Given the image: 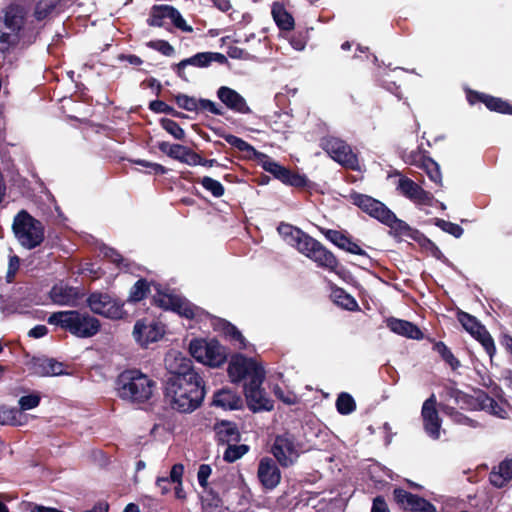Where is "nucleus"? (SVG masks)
<instances>
[{
  "label": "nucleus",
  "mask_w": 512,
  "mask_h": 512,
  "mask_svg": "<svg viewBox=\"0 0 512 512\" xmlns=\"http://www.w3.org/2000/svg\"><path fill=\"white\" fill-rule=\"evenodd\" d=\"M257 477L264 489L273 490L281 481V472L272 458L263 457L258 464Z\"/></svg>",
  "instance_id": "6ab92c4d"
},
{
  "label": "nucleus",
  "mask_w": 512,
  "mask_h": 512,
  "mask_svg": "<svg viewBox=\"0 0 512 512\" xmlns=\"http://www.w3.org/2000/svg\"><path fill=\"white\" fill-rule=\"evenodd\" d=\"M475 395L476 396L474 397L460 390V395L455 401V404L462 409H480V403L478 400V390L475 391Z\"/></svg>",
  "instance_id": "5fc2aeb1"
},
{
  "label": "nucleus",
  "mask_w": 512,
  "mask_h": 512,
  "mask_svg": "<svg viewBox=\"0 0 512 512\" xmlns=\"http://www.w3.org/2000/svg\"><path fill=\"white\" fill-rule=\"evenodd\" d=\"M215 133L228 144L240 152H243L245 159L257 161L264 171L272 174L275 179L279 180L284 185L297 189H310L313 187L312 181H310L305 174H300L279 164L267 154L256 150L250 143L242 138L225 133L222 129L215 130Z\"/></svg>",
  "instance_id": "f257e3e1"
},
{
  "label": "nucleus",
  "mask_w": 512,
  "mask_h": 512,
  "mask_svg": "<svg viewBox=\"0 0 512 512\" xmlns=\"http://www.w3.org/2000/svg\"><path fill=\"white\" fill-rule=\"evenodd\" d=\"M5 28L20 35L24 28L25 19L18 6L11 5L6 8L3 16Z\"/></svg>",
  "instance_id": "2f4dec72"
},
{
  "label": "nucleus",
  "mask_w": 512,
  "mask_h": 512,
  "mask_svg": "<svg viewBox=\"0 0 512 512\" xmlns=\"http://www.w3.org/2000/svg\"><path fill=\"white\" fill-rule=\"evenodd\" d=\"M185 147L181 144H170L169 142L162 141L158 143V149L165 153L167 156L174 160L181 161L182 155L184 154Z\"/></svg>",
  "instance_id": "8fccbe9b"
},
{
  "label": "nucleus",
  "mask_w": 512,
  "mask_h": 512,
  "mask_svg": "<svg viewBox=\"0 0 512 512\" xmlns=\"http://www.w3.org/2000/svg\"><path fill=\"white\" fill-rule=\"evenodd\" d=\"M512 479V466L510 465V459L503 460L498 470H492L489 475L490 483L496 488L504 487Z\"/></svg>",
  "instance_id": "72a5a7b5"
},
{
  "label": "nucleus",
  "mask_w": 512,
  "mask_h": 512,
  "mask_svg": "<svg viewBox=\"0 0 512 512\" xmlns=\"http://www.w3.org/2000/svg\"><path fill=\"white\" fill-rule=\"evenodd\" d=\"M330 297L337 306L347 311H358L360 307L356 299L349 294L345 289L332 286Z\"/></svg>",
  "instance_id": "7c9ffc66"
},
{
  "label": "nucleus",
  "mask_w": 512,
  "mask_h": 512,
  "mask_svg": "<svg viewBox=\"0 0 512 512\" xmlns=\"http://www.w3.org/2000/svg\"><path fill=\"white\" fill-rule=\"evenodd\" d=\"M393 499L403 510L410 512H436V506L429 500L412 494L403 488L393 490Z\"/></svg>",
  "instance_id": "dca6fc26"
},
{
  "label": "nucleus",
  "mask_w": 512,
  "mask_h": 512,
  "mask_svg": "<svg viewBox=\"0 0 512 512\" xmlns=\"http://www.w3.org/2000/svg\"><path fill=\"white\" fill-rule=\"evenodd\" d=\"M49 294L52 302L61 306H73L82 297L77 287L63 284L54 285Z\"/></svg>",
  "instance_id": "412c9836"
},
{
  "label": "nucleus",
  "mask_w": 512,
  "mask_h": 512,
  "mask_svg": "<svg viewBox=\"0 0 512 512\" xmlns=\"http://www.w3.org/2000/svg\"><path fill=\"white\" fill-rule=\"evenodd\" d=\"M228 376L232 383H239L243 380L255 379L265 374L264 368L253 358H248L243 354H234L227 368Z\"/></svg>",
  "instance_id": "1a4fd4ad"
},
{
  "label": "nucleus",
  "mask_w": 512,
  "mask_h": 512,
  "mask_svg": "<svg viewBox=\"0 0 512 512\" xmlns=\"http://www.w3.org/2000/svg\"><path fill=\"white\" fill-rule=\"evenodd\" d=\"M421 188L420 185L408 177H401L397 185L400 193L411 201L415 199Z\"/></svg>",
  "instance_id": "ea45409f"
},
{
  "label": "nucleus",
  "mask_w": 512,
  "mask_h": 512,
  "mask_svg": "<svg viewBox=\"0 0 512 512\" xmlns=\"http://www.w3.org/2000/svg\"><path fill=\"white\" fill-rule=\"evenodd\" d=\"M20 42V35L14 32L0 31V53L6 56Z\"/></svg>",
  "instance_id": "37998d69"
},
{
  "label": "nucleus",
  "mask_w": 512,
  "mask_h": 512,
  "mask_svg": "<svg viewBox=\"0 0 512 512\" xmlns=\"http://www.w3.org/2000/svg\"><path fill=\"white\" fill-rule=\"evenodd\" d=\"M433 351L437 352L440 358L453 370L461 366V362L452 353L451 349L443 341H433Z\"/></svg>",
  "instance_id": "e433bc0d"
},
{
  "label": "nucleus",
  "mask_w": 512,
  "mask_h": 512,
  "mask_svg": "<svg viewBox=\"0 0 512 512\" xmlns=\"http://www.w3.org/2000/svg\"><path fill=\"white\" fill-rule=\"evenodd\" d=\"M466 97L467 101L471 105L483 103L486 108L492 112L512 115V104L500 97H495L475 90H468Z\"/></svg>",
  "instance_id": "a211bd4d"
},
{
  "label": "nucleus",
  "mask_w": 512,
  "mask_h": 512,
  "mask_svg": "<svg viewBox=\"0 0 512 512\" xmlns=\"http://www.w3.org/2000/svg\"><path fill=\"white\" fill-rule=\"evenodd\" d=\"M350 200L355 206L382 224L390 216L391 210L383 202L369 195L354 191L350 194Z\"/></svg>",
  "instance_id": "2eb2a0df"
},
{
  "label": "nucleus",
  "mask_w": 512,
  "mask_h": 512,
  "mask_svg": "<svg viewBox=\"0 0 512 512\" xmlns=\"http://www.w3.org/2000/svg\"><path fill=\"white\" fill-rule=\"evenodd\" d=\"M48 324L61 328L77 338H91L101 329L99 319L80 310H63L50 314Z\"/></svg>",
  "instance_id": "20e7f679"
},
{
  "label": "nucleus",
  "mask_w": 512,
  "mask_h": 512,
  "mask_svg": "<svg viewBox=\"0 0 512 512\" xmlns=\"http://www.w3.org/2000/svg\"><path fill=\"white\" fill-rule=\"evenodd\" d=\"M471 336H473L482 345V347L488 354L491 364H492L493 357L496 354V346H495L494 339L492 338L489 331L483 325L481 328L478 329V331H475L474 334H471Z\"/></svg>",
  "instance_id": "4c0bfd02"
},
{
  "label": "nucleus",
  "mask_w": 512,
  "mask_h": 512,
  "mask_svg": "<svg viewBox=\"0 0 512 512\" xmlns=\"http://www.w3.org/2000/svg\"><path fill=\"white\" fill-rule=\"evenodd\" d=\"M271 14L280 31L291 32L294 30V18L292 14L287 11L283 3L274 2L272 5Z\"/></svg>",
  "instance_id": "c85d7f7f"
},
{
  "label": "nucleus",
  "mask_w": 512,
  "mask_h": 512,
  "mask_svg": "<svg viewBox=\"0 0 512 512\" xmlns=\"http://www.w3.org/2000/svg\"><path fill=\"white\" fill-rule=\"evenodd\" d=\"M12 228L21 245L29 250L38 247L44 241V225L26 210H21L15 216Z\"/></svg>",
  "instance_id": "423d86ee"
},
{
  "label": "nucleus",
  "mask_w": 512,
  "mask_h": 512,
  "mask_svg": "<svg viewBox=\"0 0 512 512\" xmlns=\"http://www.w3.org/2000/svg\"><path fill=\"white\" fill-rule=\"evenodd\" d=\"M435 201V198L433 194L429 191L424 190L421 188L415 199L413 200L414 203L419 205H426V206H433Z\"/></svg>",
  "instance_id": "774afa93"
},
{
  "label": "nucleus",
  "mask_w": 512,
  "mask_h": 512,
  "mask_svg": "<svg viewBox=\"0 0 512 512\" xmlns=\"http://www.w3.org/2000/svg\"><path fill=\"white\" fill-rule=\"evenodd\" d=\"M264 379L265 374H262L244 384V394L247 406L253 412L261 410L269 411L273 408V404L268 398H266L265 391L262 388Z\"/></svg>",
  "instance_id": "4468645a"
},
{
  "label": "nucleus",
  "mask_w": 512,
  "mask_h": 512,
  "mask_svg": "<svg viewBox=\"0 0 512 512\" xmlns=\"http://www.w3.org/2000/svg\"><path fill=\"white\" fill-rule=\"evenodd\" d=\"M415 234L416 236H414V241L417 242L421 247L429 250L436 257L437 254L441 253L437 245L432 240H430L424 233L418 231V233Z\"/></svg>",
  "instance_id": "e2e57ef3"
},
{
  "label": "nucleus",
  "mask_w": 512,
  "mask_h": 512,
  "mask_svg": "<svg viewBox=\"0 0 512 512\" xmlns=\"http://www.w3.org/2000/svg\"><path fill=\"white\" fill-rule=\"evenodd\" d=\"M214 431L217 440L222 444L238 443L241 440V434L236 423L222 420L214 425Z\"/></svg>",
  "instance_id": "393cba45"
},
{
  "label": "nucleus",
  "mask_w": 512,
  "mask_h": 512,
  "mask_svg": "<svg viewBox=\"0 0 512 512\" xmlns=\"http://www.w3.org/2000/svg\"><path fill=\"white\" fill-rule=\"evenodd\" d=\"M147 46L164 56L170 57L175 53L174 47L166 40H152L147 43Z\"/></svg>",
  "instance_id": "680f3d73"
},
{
  "label": "nucleus",
  "mask_w": 512,
  "mask_h": 512,
  "mask_svg": "<svg viewBox=\"0 0 512 512\" xmlns=\"http://www.w3.org/2000/svg\"><path fill=\"white\" fill-rule=\"evenodd\" d=\"M217 97L228 109L234 112L241 114L251 113V109L247 105L245 98L228 86L219 87Z\"/></svg>",
  "instance_id": "aec40b11"
},
{
  "label": "nucleus",
  "mask_w": 512,
  "mask_h": 512,
  "mask_svg": "<svg viewBox=\"0 0 512 512\" xmlns=\"http://www.w3.org/2000/svg\"><path fill=\"white\" fill-rule=\"evenodd\" d=\"M174 101L177 106L189 112H197L198 99L186 94L179 93L174 96Z\"/></svg>",
  "instance_id": "4d7b16f0"
},
{
  "label": "nucleus",
  "mask_w": 512,
  "mask_h": 512,
  "mask_svg": "<svg viewBox=\"0 0 512 512\" xmlns=\"http://www.w3.org/2000/svg\"><path fill=\"white\" fill-rule=\"evenodd\" d=\"M220 329L223 332V334L229 337L231 340L239 343H244L245 338L243 337L242 333L238 330V328L232 323L226 320H222V322L220 323Z\"/></svg>",
  "instance_id": "13d9d810"
},
{
  "label": "nucleus",
  "mask_w": 512,
  "mask_h": 512,
  "mask_svg": "<svg viewBox=\"0 0 512 512\" xmlns=\"http://www.w3.org/2000/svg\"><path fill=\"white\" fill-rule=\"evenodd\" d=\"M184 473V466L181 463H176L170 470L168 477H158L156 480V486L160 489L161 495H166L171 490V485L175 481L181 480Z\"/></svg>",
  "instance_id": "f704fd0d"
},
{
  "label": "nucleus",
  "mask_w": 512,
  "mask_h": 512,
  "mask_svg": "<svg viewBox=\"0 0 512 512\" xmlns=\"http://www.w3.org/2000/svg\"><path fill=\"white\" fill-rule=\"evenodd\" d=\"M40 401V396L33 393L20 397L19 406L21 410H30L36 408L40 404Z\"/></svg>",
  "instance_id": "0e129e2a"
},
{
  "label": "nucleus",
  "mask_w": 512,
  "mask_h": 512,
  "mask_svg": "<svg viewBox=\"0 0 512 512\" xmlns=\"http://www.w3.org/2000/svg\"><path fill=\"white\" fill-rule=\"evenodd\" d=\"M208 342L205 339H193L189 344L191 356L201 363H204Z\"/></svg>",
  "instance_id": "864d4df0"
},
{
  "label": "nucleus",
  "mask_w": 512,
  "mask_h": 512,
  "mask_svg": "<svg viewBox=\"0 0 512 512\" xmlns=\"http://www.w3.org/2000/svg\"><path fill=\"white\" fill-rule=\"evenodd\" d=\"M164 19H169L171 23L183 32L191 33L192 26L188 25L181 13L171 5H154L151 8L150 16L147 19V24L151 27L164 26Z\"/></svg>",
  "instance_id": "f8f14e48"
},
{
  "label": "nucleus",
  "mask_w": 512,
  "mask_h": 512,
  "mask_svg": "<svg viewBox=\"0 0 512 512\" xmlns=\"http://www.w3.org/2000/svg\"><path fill=\"white\" fill-rule=\"evenodd\" d=\"M336 409L341 415H349L356 410V402L349 393L341 392L336 399Z\"/></svg>",
  "instance_id": "a19ab883"
},
{
  "label": "nucleus",
  "mask_w": 512,
  "mask_h": 512,
  "mask_svg": "<svg viewBox=\"0 0 512 512\" xmlns=\"http://www.w3.org/2000/svg\"><path fill=\"white\" fill-rule=\"evenodd\" d=\"M322 234L325 236L327 240L332 242L339 249L345 248V244L349 241L351 236L346 233L334 230V229H321Z\"/></svg>",
  "instance_id": "de8ad7c7"
},
{
  "label": "nucleus",
  "mask_w": 512,
  "mask_h": 512,
  "mask_svg": "<svg viewBox=\"0 0 512 512\" xmlns=\"http://www.w3.org/2000/svg\"><path fill=\"white\" fill-rule=\"evenodd\" d=\"M64 366L62 362L54 358H33L34 372L42 377L68 374L64 371Z\"/></svg>",
  "instance_id": "b1692460"
},
{
  "label": "nucleus",
  "mask_w": 512,
  "mask_h": 512,
  "mask_svg": "<svg viewBox=\"0 0 512 512\" xmlns=\"http://www.w3.org/2000/svg\"><path fill=\"white\" fill-rule=\"evenodd\" d=\"M212 404L224 410H238L243 407V399L237 392L222 388L214 393Z\"/></svg>",
  "instance_id": "4be33fe9"
},
{
  "label": "nucleus",
  "mask_w": 512,
  "mask_h": 512,
  "mask_svg": "<svg viewBox=\"0 0 512 512\" xmlns=\"http://www.w3.org/2000/svg\"><path fill=\"white\" fill-rule=\"evenodd\" d=\"M204 363L210 367H220L227 360L226 348L218 340L211 339L208 342Z\"/></svg>",
  "instance_id": "cd10ccee"
},
{
  "label": "nucleus",
  "mask_w": 512,
  "mask_h": 512,
  "mask_svg": "<svg viewBox=\"0 0 512 512\" xmlns=\"http://www.w3.org/2000/svg\"><path fill=\"white\" fill-rule=\"evenodd\" d=\"M227 448L223 454V460L227 463H234L241 457H243L248 451L250 447L246 444H227Z\"/></svg>",
  "instance_id": "a18cd8bd"
},
{
  "label": "nucleus",
  "mask_w": 512,
  "mask_h": 512,
  "mask_svg": "<svg viewBox=\"0 0 512 512\" xmlns=\"http://www.w3.org/2000/svg\"><path fill=\"white\" fill-rule=\"evenodd\" d=\"M202 376L199 371L193 365V362L189 358L182 357L179 359V363L174 371L170 372V376L167 380H194L200 379Z\"/></svg>",
  "instance_id": "a878e982"
},
{
  "label": "nucleus",
  "mask_w": 512,
  "mask_h": 512,
  "mask_svg": "<svg viewBox=\"0 0 512 512\" xmlns=\"http://www.w3.org/2000/svg\"><path fill=\"white\" fill-rule=\"evenodd\" d=\"M322 149L337 163L347 169L358 170L359 161L351 146L337 137H326L321 141Z\"/></svg>",
  "instance_id": "9d476101"
},
{
  "label": "nucleus",
  "mask_w": 512,
  "mask_h": 512,
  "mask_svg": "<svg viewBox=\"0 0 512 512\" xmlns=\"http://www.w3.org/2000/svg\"><path fill=\"white\" fill-rule=\"evenodd\" d=\"M210 112L211 114L222 116L224 111L221 106L212 100L200 98L197 101V112Z\"/></svg>",
  "instance_id": "bf43d9fd"
},
{
  "label": "nucleus",
  "mask_w": 512,
  "mask_h": 512,
  "mask_svg": "<svg viewBox=\"0 0 512 512\" xmlns=\"http://www.w3.org/2000/svg\"><path fill=\"white\" fill-rule=\"evenodd\" d=\"M17 413L18 411L15 409H8L5 406H0V424L15 425Z\"/></svg>",
  "instance_id": "69168bd1"
},
{
  "label": "nucleus",
  "mask_w": 512,
  "mask_h": 512,
  "mask_svg": "<svg viewBox=\"0 0 512 512\" xmlns=\"http://www.w3.org/2000/svg\"><path fill=\"white\" fill-rule=\"evenodd\" d=\"M421 169L427 174L429 179L436 185H442V175L439 164L431 157H427L422 163Z\"/></svg>",
  "instance_id": "79ce46f5"
},
{
  "label": "nucleus",
  "mask_w": 512,
  "mask_h": 512,
  "mask_svg": "<svg viewBox=\"0 0 512 512\" xmlns=\"http://www.w3.org/2000/svg\"><path fill=\"white\" fill-rule=\"evenodd\" d=\"M297 234L298 236L294 239L292 246L295 247L299 253L315 262L318 267L333 272L336 271L339 266V261L333 252L303 230L297 232Z\"/></svg>",
  "instance_id": "39448f33"
},
{
  "label": "nucleus",
  "mask_w": 512,
  "mask_h": 512,
  "mask_svg": "<svg viewBox=\"0 0 512 512\" xmlns=\"http://www.w3.org/2000/svg\"><path fill=\"white\" fill-rule=\"evenodd\" d=\"M154 281H148L146 278L138 279L129 291L127 301L131 303H138L144 300L151 292V287L154 288Z\"/></svg>",
  "instance_id": "c9c22d12"
},
{
  "label": "nucleus",
  "mask_w": 512,
  "mask_h": 512,
  "mask_svg": "<svg viewBox=\"0 0 512 512\" xmlns=\"http://www.w3.org/2000/svg\"><path fill=\"white\" fill-rule=\"evenodd\" d=\"M165 334V325L155 319H139L133 328V336L136 342L147 347L150 343L159 341Z\"/></svg>",
  "instance_id": "ddd939ff"
},
{
  "label": "nucleus",
  "mask_w": 512,
  "mask_h": 512,
  "mask_svg": "<svg viewBox=\"0 0 512 512\" xmlns=\"http://www.w3.org/2000/svg\"><path fill=\"white\" fill-rule=\"evenodd\" d=\"M160 126L176 140H183L185 138L184 129L174 120L169 118H161Z\"/></svg>",
  "instance_id": "3c124183"
},
{
  "label": "nucleus",
  "mask_w": 512,
  "mask_h": 512,
  "mask_svg": "<svg viewBox=\"0 0 512 512\" xmlns=\"http://www.w3.org/2000/svg\"><path fill=\"white\" fill-rule=\"evenodd\" d=\"M457 320L470 335L483 326L475 316L462 310L457 311Z\"/></svg>",
  "instance_id": "c03bdc74"
},
{
  "label": "nucleus",
  "mask_w": 512,
  "mask_h": 512,
  "mask_svg": "<svg viewBox=\"0 0 512 512\" xmlns=\"http://www.w3.org/2000/svg\"><path fill=\"white\" fill-rule=\"evenodd\" d=\"M387 327L394 333L415 340L423 338V332L414 323L391 317L387 319Z\"/></svg>",
  "instance_id": "5701e85b"
},
{
  "label": "nucleus",
  "mask_w": 512,
  "mask_h": 512,
  "mask_svg": "<svg viewBox=\"0 0 512 512\" xmlns=\"http://www.w3.org/2000/svg\"><path fill=\"white\" fill-rule=\"evenodd\" d=\"M270 452L281 467L294 465L299 457L295 436L290 432L276 435Z\"/></svg>",
  "instance_id": "9b49d317"
},
{
  "label": "nucleus",
  "mask_w": 512,
  "mask_h": 512,
  "mask_svg": "<svg viewBox=\"0 0 512 512\" xmlns=\"http://www.w3.org/2000/svg\"><path fill=\"white\" fill-rule=\"evenodd\" d=\"M155 294L152 297V304L166 310L172 311L181 317L192 320L197 316L199 307L186 298L164 291L161 284H154Z\"/></svg>",
  "instance_id": "0eeeda50"
},
{
  "label": "nucleus",
  "mask_w": 512,
  "mask_h": 512,
  "mask_svg": "<svg viewBox=\"0 0 512 512\" xmlns=\"http://www.w3.org/2000/svg\"><path fill=\"white\" fill-rule=\"evenodd\" d=\"M309 28H298L291 35L289 42L291 46L298 51L305 49L309 41Z\"/></svg>",
  "instance_id": "09e8293b"
},
{
  "label": "nucleus",
  "mask_w": 512,
  "mask_h": 512,
  "mask_svg": "<svg viewBox=\"0 0 512 512\" xmlns=\"http://www.w3.org/2000/svg\"><path fill=\"white\" fill-rule=\"evenodd\" d=\"M86 304L94 314L111 320H121L128 315L124 309V302L107 292H91L86 299Z\"/></svg>",
  "instance_id": "6e6552de"
},
{
  "label": "nucleus",
  "mask_w": 512,
  "mask_h": 512,
  "mask_svg": "<svg viewBox=\"0 0 512 512\" xmlns=\"http://www.w3.org/2000/svg\"><path fill=\"white\" fill-rule=\"evenodd\" d=\"M439 408L445 415L449 416L455 423L467 425L472 428L480 426V424L476 420L471 419L468 416L464 415L463 413L459 412L453 406L441 403L439 404Z\"/></svg>",
  "instance_id": "58836bf2"
},
{
  "label": "nucleus",
  "mask_w": 512,
  "mask_h": 512,
  "mask_svg": "<svg viewBox=\"0 0 512 512\" xmlns=\"http://www.w3.org/2000/svg\"><path fill=\"white\" fill-rule=\"evenodd\" d=\"M197 182H199L203 186V188L209 191L216 198L222 197L225 193L224 186L219 181L209 176H204Z\"/></svg>",
  "instance_id": "603ef678"
},
{
  "label": "nucleus",
  "mask_w": 512,
  "mask_h": 512,
  "mask_svg": "<svg viewBox=\"0 0 512 512\" xmlns=\"http://www.w3.org/2000/svg\"><path fill=\"white\" fill-rule=\"evenodd\" d=\"M187 66H195L198 68H206L210 66V56L209 52H199L195 55L181 60L179 63H177L174 67L175 72L177 75L184 80H187L184 74V69Z\"/></svg>",
  "instance_id": "c756f323"
},
{
  "label": "nucleus",
  "mask_w": 512,
  "mask_h": 512,
  "mask_svg": "<svg viewBox=\"0 0 512 512\" xmlns=\"http://www.w3.org/2000/svg\"><path fill=\"white\" fill-rule=\"evenodd\" d=\"M421 416L425 432L432 439H438L440 437L441 419L437 410V400L434 394L424 401Z\"/></svg>",
  "instance_id": "f3484780"
},
{
  "label": "nucleus",
  "mask_w": 512,
  "mask_h": 512,
  "mask_svg": "<svg viewBox=\"0 0 512 512\" xmlns=\"http://www.w3.org/2000/svg\"><path fill=\"white\" fill-rule=\"evenodd\" d=\"M200 160L201 156L195 151H193L191 148L186 146L180 162L190 166H197L200 163Z\"/></svg>",
  "instance_id": "338daca9"
},
{
  "label": "nucleus",
  "mask_w": 512,
  "mask_h": 512,
  "mask_svg": "<svg viewBox=\"0 0 512 512\" xmlns=\"http://www.w3.org/2000/svg\"><path fill=\"white\" fill-rule=\"evenodd\" d=\"M433 221H434V224L437 227H439L442 231H444L448 234H451L455 238H460L464 233V229L459 224H456V223H453L450 221H446L441 218H434Z\"/></svg>",
  "instance_id": "6e6d98bb"
},
{
  "label": "nucleus",
  "mask_w": 512,
  "mask_h": 512,
  "mask_svg": "<svg viewBox=\"0 0 512 512\" xmlns=\"http://www.w3.org/2000/svg\"><path fill=\"white\" fill-rule=\"evenodd\" d=\"M277 231L286 241L289 242V244L292 245L294 243V239L298 236L297 232L302 231V229L294 227L291 224L281 222L277 227Z\"/></svg>",
  "instance_id": "052dcab7"
},
{
  "label": "nucleus",
  "mask_w": 512,
  "mask_h": 512,
  "mask_svg": "<svg viewBox=\"0 0 512 512\" xmlns=\"http://www.w3.org/2000/svg\"><path fill=\"white\" fill-rule=\"evenodd\" d=\"M205 394V381L203 378L186 381H165L164 399L173 410L179 413L195 411L201 406Z\"/></svg>",
  "instance_id": "f03ea898"
},
{
  "label": "nucleus",
  "mask_w": 512,
  "mask_h": 512,
  "mask_svg": "<svg viewBox=\"0 0 512 512\" xmlns=\"http://www.w3.org/2000/svg\"><path fill=\"white\" fill-rule=\"evenodd\" d=\"M390 216L387 220H384L383 224L390 228V234L395 238L400 237H408L414 240L415 233H418V229H414L410 227L405 221L397 218L395 213L391 210L389 212Z\"/></svg>",
  "instance_id": "bb28decb"
},
{
  "label": "nucleus",
  "mask_w": 512,
  "mask_h": 512,
  "mask_svg": "<svg viewBox=\"0 0 512 512\" xmlns=\"http://www.w3.org/2000/svg\"><path fill=\"white\" fill-rule=\"evenodd\" d=\"M117 395L120 399L137 404L148 402L156 387V382L140 369L122 371L116 380Z\"/></svg>",
  "instance_id": "7ed1b4c3"
},
{
  "label": "nucleus",
  "mask_w": 512,
  "mask_h": 512,
  "mask_svg": "<svg viewBox=\"0 0 512 512\" xmlns=\"http://www.w3.org/2000/svg\"><path fill=\"white\" fill-rule=\"evenodd\" d=\"M478 400L480 403V410L489 412L490 414L502 419L508 417V412L502 404H499L489 394L481 389H478Z\"/></svg>",
  "instance_id": "473e14b6"
},
{
  "label": "nucleus",
  "mask_w": 512,
  "mask_h": 512,
  "mask_svg": "<svg viewBox=\"0 0 512 512\" xmlns=\"http://www.w3.org/2000/svg\"><path fill=\"white\" fill-rule=\"evenodd\" d=\"M58 0H39L35 4L34 17L37 21L45 20L56 8Z\"/></svg>",
  "instance_id": "49530a36"
}]
</instances>
